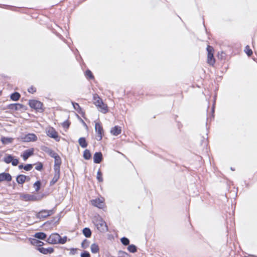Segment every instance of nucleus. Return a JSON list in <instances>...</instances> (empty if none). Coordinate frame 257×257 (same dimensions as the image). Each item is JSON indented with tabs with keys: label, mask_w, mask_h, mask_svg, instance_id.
I'll return each instance as SVG.
<instances>
[{
	"label": "nucleus",
	"mask_w": 257,
	"mask_h": 257,
	"mask_svg": "<svg viewBox=\"0 0 257 257\" xmlns=\"http://www.w3.org/2000/svg\"><path fill=\"white\" fill-rule=\"evenodd\" d=\"M93 222L97 229L100 232H105L107 230V226L105 222L99 215L95 216Z\"/></svg>",
	"instance_id": "nucleus-1"
},
{
	"label": "nucleus",
	"mask_w": 257,
	"mask_h": 257,
	"mask_svg": "<svg viewBox=\"0 0 257 257\" xmlns=\"http://www.w3.org/2000/svg\"><path fill=\"white\" fill-rule=\"evenodd\" d=\"M54 213V210H43L37 213L36 216L40 219L45 218L53 214Z\"/></svg>",
	"instance_id": "nucleus-2"
},
{
	"label": "nucleus",
	"mask_w": 257,
	"mask_h": 257,
	"mask_svg": "<svg viewBox=\"0 0 257 257\" xmlns=\"http://www.w3.org/2000/svg\"><path fill=\"white\" fill-rule=\"evenodd\" d=\"M207 50L208 52L207 62L210 65H213L215 63V59L213 57V49L212 47L208 46Z\"/></svg>",
	"instance_id": "nucleus-3"
},
{
	"label": "nucleus",
	"mask_w": 257,
	"mask_h": 257,
	"mask_svg": "<svg viewBox=\"0 0 257 257\" xmlns=\"http://www.w3.org/2000/svg\"><path fill=\"white\" fill-rule=\"evenodd\" d=\"M46 132L47 135L50 138L54 139L57 141H59V139L58 138V133L55 130V129L52 127H48L46 130Z\"/></svg>",
	"instance_id": "nucleus-4"
},
{
	"label": "nucleus",
	"mask_w": 257,
	"mask_h": 257,
	"mask_svg": "<svg viewBox=\"0 0 257 257\" xmlns=\"http://www.w3.org/2000/svg\"><path fill=\"white\" fill-rule=\"evenodd\" d=\"M95 130L97 133L96 139L98 141H100L102 138V134L103 133V128L99 122H95Z\"/></svg>",
	"instance_id": "nucleus-5"
},
{
	"label": "nucleus",
	"mask_w": 257,
	"mask_h": 257,
	"mask_svg": "<svg viewBox=\"0 0 257 257\" xmlns=\"http://www.w3.org/2000/svg\"><path fill=\"white\" fill-rule=\"evenodd\" d=\"M20 199L26 201H34L38 200L36 196L34 195L21 193L20 194Z\"/></svg>",
	"instance_id": "nucleus-6"
},
{
	"label": "nucleus",
	"mask_w": 257,
	"mask_h": 257,
	"mask_svg": "<svg viewBox=\"0 0 257 257\" xmlns=\"http://www.w3.org/2000/svg\"><path fill=\"white\" fill-rule=\"evenodd\" d=\"M47 242L50 244H57L60 241V235L58 233H53L47 239Z\"/></svg>",
	"instance_id": "nucleus-7"
},
{
	"label": "nucleus",
	"mask_w": 257,
	"mask_h": 257,
	"mask_svg": "<svg viewBox=\"0 0 257 257\" xmlns=\"http://www.w3.org/2000/svg\"><path fill=\"white\" fill-rule=\"evenodd\" d=\"M29 104L31 108L36 110L42 109L43 104L42 103L36 100H31L29 101Z\"/></svg>",
	"instance_id": "nucleus-8"
},
{
	"label": "nucleus",
	"mask_w": 257,
	"mask_h": 257,
	"mask_svg": "<svg viewBox=\"0 0 257 257\" xmlns=\"http://www.w3.org/2000/svg\"><path fill=\"white\" fill-rule=\"evenodd\" d=\"M24 142H34L37 141V137L34 134H29L21 138Z\"/></svg>",
	"instance_id": "nucleus-9"
},
{
	"label": "nucleus",
	"mask_w": 257,
	"mask_h": 257,
	"mask_svg": "<svg viewBox=\"0 0 257 257\" xmlns=\"http://www.w3.org/2000/svg\"><path fill=\"white\" fill-rule=\"evenodd\" d=\"M104 199L103 198H99L91 200V203L94 206L99 208H102L104 206Z\"/></svg>",
	"instance_id": "nucleus-10"
},
{
	"label": "nucleus",
	"mask_w": 257,
	"mask_h": 257,
	"mask_svg": "<svg viewBox=\"0 0 257 257\" xmlns=\"http://www.w3.org/2000/svg\"><path fill=\"white\" fill-rule=\"evenodd\" d=\"M12 180L11 175L8 173H0V182L4 181H11Z\"/></svg>",
	"instance_id": "nucleus-11"
},
{
	"label": "nucleus",
	"mask_w": 257,
	"mask_h": 257,
	"mask_svg": "<svg viewBox=\"0 0 257 257\" xmlns=\"http://www.w3.org/2000/svg\"><path fill=\"white\" fill-rule=\"evenodd\" d=\"M102 159V155L100 152L95 153L93 156L94 162L96 164L100 163Z\"/></svg>",
	"instance_id": "nucleus-12"
},
{
	"label": "nucleus",
	"mask_w": 257,
	"mask_h": 257,
	"mask_svg": "<svg viewBox=\"0 0 257 257\" xmlns=\"http://www.w3.org/2000/svg\"><path fill=\"white\" fill-rule=\"evenodd\" d=\"M38 250L41 253L47 254L48 253H52L54 251V249L52 247L48 248H44V247H40L38 248Z\"/></svg>",
	"instance_id": "nucleus-13"
},
{
	"label": "nucleus",
	"mask_w": 257,
	"mask_h": 257,
	"mask_svg": "<svg viewBox=\"0 0 257 257\" xmlns=\"http://www.w3.org/2000/svg\"><path fill=\"white\" fill-rule=\"evenodd\" d=\"M121 132V128L118 126H115L111 128L110 130V133L114 136H117L120 134Z\"/></svg>",
	"instance_id": "nucleus-14"
},
{
	"label": "nucleus",
	"mask_w": 257,
	"mask_h": 257,
	"mask_svg": "<svg viewBox=\"0 0 257 257\" xmlns=\"http://www.w3.org/2000/svg\"><path fill=\"white\" fill-rule=\"evenodd\" d=\"M33 154V149L26 150L22 155L24 160L26 161L29 157Z\"/></svg>",
	"instance_id": "nucleus-15"
},
{
	"label": "nucleus",
	"mask_w": 257,
	"mask_h": 257,
	"mask_svg": "<svg viewBox=\"0 0 257 257\" xmlns=\"http://www.w3.org/2000/svg\"><path fill=\"white\" fill-rule=\"evenodd\" d=\"M93 100L94 104L97 107L100 106V105L103 103L102 99L97 95H94Z\"/></svg>",
	"instance_id": "nucleus-16"
},
{
	"label": "nucleus",
	"mask_w": 257,
	"mask_h": 257,
	"mask_svg": "<svg viewBox=\"0 0 257 257\" xmlns=\"http://www.w3.org/2000/svg\"><path fill=\"white\" fill-rule=\"evenodd\" d=\"M59 178V170H57V169H56L55 174L52 180L50 182V185H54L58 181Z\"/></svg>",
	"instance_id": "nucleus-17"
},
{
	"label": "nucleus",
	"mask_w": 257,
	"mask_h": 257,
	"mask_svg": "<svg viewBox=\"0 0 257 257\" xmlns=\"http://www.w3.org/2000/svg\"><path fill=\"white\" fill-rule=\"evenodd\" d=\"M32 244L37 246H41L44 244V243L36 238H31L30 239Z\"/></svg>",
	"instance_id": "nucleus-18"
},
{
	"label": "nucleus",
	"mask_w": 257,
	"mask_h": 257,
	"mask_svg": "<svg viewBox=\"0 0 257 257\" xmlns=\"http://www.w3.org/2000/svg\"><path fill=\"white\" fill-rule=\"evenodd\" d=\"M55 159V169H57V170H59V168L61 164V161L60 157L57 155L56 157L54 158Z\"/></svg>",
	"instance_id": "nucleus-19"
},
{
	"label": "nucleus",
	"mask_w": 257,
	"mask_h": 257,
	"mask_svg": "<svg viewBox=\"0 0 257 257\" xmlns=\"http://www.w3.org/2000/svg\"><path fill=\"white\" fill-rule=\"evenodd\" d=\"M98 110L103 113H105L108 111V107L107 106L104 104L103 102L102 104L100 105V106L97 107Z\"/></svg>",
	"instance_id": "nucleus-20"
},
{
	"label": "nucleus",
	"mask_w": 257,
	"mask_h": 257,
	"mask_svg": "<svg viewBox=\"0 0 257 257\" xmlns=\"http://www.w3.org/2000/svg\"><path fill=\"white\" fill-rule=\"evenodd\" d=\"M46 234L44 232H37L34 235L35 238L40 239H44L46 238Z\"/></svg>",
	"instance_id": "nucleus-21"
},
{
	"label": "nucleus",
	"mask_w": 257,
	"mask_h": 257,
	"mask_svg": "<svg viewBox=\"0 0 257 257\" xmlns=\"http://www.w3.org/2000/svg\"><path fill=\"white\" fill-rule=\"evenodd\" d=\"M26 176L23 175H20L17 177V182L19 184H23L25 182Z\"/></svg>",
	"instance_id": "nucleus-22"
},
{
	"label": "nucleus",
	"mask_w": 257,
	"mask_h": 257,
	"mask_svg": "<svg viewBox=\"0 0 257 257\" xmlns=\"http://www.w3.org/2000/svg\"><path fill=\"white\" fill-rule=\"evenodd\" d=\"M13 141V139L12 138L2 137L1 141L4 144H8L11 143Z\"/></svg>",
	"instance_id": "nucleus-23"
},
{
	"label": "nucleus",
	"mask_w": 257,
	"mask_h": 257,
	"mask_svg": "<svg viewBox=\"0 0 257 257\" xmlns=\"http://www.w3.org/2000/svg\"><path fill=\"white\" fill-rule=\"evenodd\" d=\"M91 251L93 253H96L99 251L98 245L96 243H93L90 247Z\"/></svg>",
	"instance_id": "nucleus-24"
},
{
	"label": "nucleus",
	"mask_w": 257,
	"mask_h": 257,
	"mask_svg": "<svg viewBox=\"0 0 257 257\" xmlns=\"http://www.w3.org/2000/svg\"><path fill=\"white\" fill-rule=\"evenodd\" d=\"M79 144L80 145V146L82 147V148H86L87 146V144L86 142V140L85 139V138H80L79 139Z\"/></svg>",
	"instance_id": "nucleus-25"
},
{
	"label": "nucleus",
	"mask_w": 257,
	"mask_h": 257,
	"mask_svg": "<svg viewBox=\"0 0 257 257\" xmlns=\"http://www.w3.org/2000/svg\"><path fill=\"white\" fill-rule=\"evenodd\" d=\"M45 152L46 153H47L51 157H52L53 158H55L58 155L54 151H53V150H52L51 149H49V148H47L45 150Z\"/></svg>",
	"instance_id": "nucleus-26"
},
{
	"label": "nucleus",
	"mask_w": 257,
	"mask_h": 257,
	"mask_svg": "<svg viewBox=\"0 0 257 257\" xmlns=\"http://www.w3.org/2000/svg\"><path fill=\"white\" fill-rule=\"evenodd\" d=\"M83 233L86 237H89L91 235V231L88 228H84L83 230Z\"/></svg>",
	"instance_id": "nucleus-27"
},
{
	"label": "nucleus",
	"mask_w": 257,
	"mask_h": 257,
	"mask_svg": "<svg viewBox=\"0 0 257 257\" xmlns=\"http://www.w3.org/2000/svg\"><path fill=\"white\" fill-rule=\"evenodd\" d=\"M13 157L10 155H7L4 159V162L7 164H9L13 161Z\"/></svg>",
	"instance_id": "nucleus-28"
},
{
	"label": "nucleus",
	"mask_w": 257,
	"mask_h": 257,
	"mask_svg": "<svg viewBox=\"0 0 257 257\" xmlns=\"http://www.w3.org/2000/svg\"><path fill=\"white\" fill-rule=\"evenodd\" d=\"M20 97V95L18 92L14 93L11 96V99L14 101L18 100L19 99Z\"/></svg>",
	"instance_id": "nucleus-29"
},
{
	"label": "nucleus",
	"mask_w": 257,
	"mask_h": 257,
	"mask_svg": "<svg viewBox=\"0 0 257 257\" xmlns=\"http://www.w3.org/2000/svg\"><path fill=\"white\" fill-rule=\"evenodd\" d=\"M83 157L86 160H89L91 158L90 151L88 150H85L84 152Z\"/></svg>",
	"instance_id": "nucleus-30"
},
{
	"label": "nucleus",
	"mask_w": 257,
	"mask_h": 257,
	"mask_svg": "<svg viewBox=\"0 0 257 257\" xmlns=\"http://www.w3.org/2000/svg\"><path fill=\"white\" fill-rule=\"evenodd\" d=\"M127 249L131 252H135L137 251L136 246L133 244L130 245L127 247Z\"/></svg>",
	"instance_id": "nucleus-31"
},
{
	"label": "nucleus",
	"mask_w": 257,
	"mask_h": 257,
	"mask_svg": "<svg viewBox=\"0 0 257 257\" xmlns=\"http://www.w3.org/2000/svg\"><path fill=\"white\" fill-rule=\"evenodd\" d=\"M244 51L246 53V54L249 56H250L252 53V50L249 48V47L248 46L245 47Z\"/></svg>",
	"instance_id": "nucleus-32"
},
{
	"label": "nucleus",
	"mask_w": 257,
	"mask_h": 257,
	"mask_svg": "<svg viewBox=\"0 0 257 257\" xmlns=\"http://www.w3.org/2000/svg\"><path fill=\"white\" fill-rule=\"evenodd\" d=\"M97 179L100 182H102V181H103V179H102V174H101V173L100 170H99L97 172Z\"/></svg>",
	"instance_id": "nucleus-33"
},
{
	"label": "nucleus",
	"mask_w": 257,
	"mask_h": 257,
	"mask_svg": "<svg viewBox=\"0 0 257 257\" xmlns=\"http://www.w3.org/2000/svg\"><path fill=\"white\" fill-rule=\"evenodd\" d=\"M41 183L38 181L34 184V187L35 188L36 191H38L40 188Z\"/></svg>",
	"instance_id": "nucleus-34"
},
{
	"label": "nucleus",
	"mask_w": 257,
	"mask_h": 257,
	"mask_svg": "<svg viewBox=\"0 0 257 257\" xmlns=\"http://www.w3.org/2000/svg\"><path fill=\"white\" fill-rule=\"evenodd\" d=\"M121 242L123 244L126 245L129 244L130 241H129L128 239H127V238L122 237L121 239Z\"/></svg>",
	"instance_id": "nucleus-35"
},
{
	"label": "nucleus",
	"mask_w": 257,
	"mask_h": 257,
	"mask_svg": "<svg viewBox=\"0 0 257 257\" xmlns=\"http://www.w3.org/2000/svg\"><path fill=\"white\" fill-rule=\"evenodd\" d=\"M72 104L74 107V109L77 110L78 112H80L81 110V108L79 105L77 103L72 102Z\"/></svg>",
	"instance_id": "nucleus-36"
},
{
	"label": "nucleus",
	"mask_w": 257,
	"mask_h": 257,
	"mask_svg": "<svg viewBox=\"0 0 257 257\" xmlns=\"http://www.w3.org/2000/svg\"><path fill=\"white\" fill-rule=\"evenodd\" d=\"M81 246L83 248H86L88 246V241L87 239H85L81 243Z\"/></svg>",
	"instance_id": "nucleus-37"
},
{
	"label": "nucleus",
	"mask_w": 257,
	"mask_h": 257,
	"mask_svg": "<svg viewBox=\"0 0 257 257\" xmlns=\"http://www.w3.org/2000/svg\"><path fill=\"white\" fill-rule=\"evenodd\" d=\"M67 237L64 236L63 238H61L60 236V241H59L58 243L64 244L66 242Z\"/></svg>",
	"instance_id": "nucleus-38"
},
{
	"label": "nucleus",
	"mask_w": 257,
	"mask_h": 257,
	"mask_svg": "<svg viewBox=\"0 0 257 257\" xmlns=\"http://www.w3.org/2000/svg\"><path fill=\"white\" fill-rule=\"evenodd\" d=\"M32 165L27 164L24 167V169L26 171H30L32 169Z\"/></svg>",
	"instance_id": "nucleus-39"
},
{
	"label": "nucleus",
	"mask_w": 257,
	"mask_h": 257,
	"mask_svg": "<svg viewBox=\"0 0 257 257\" xmlns=\"http://www.w3.org/2000/svg\"><path fill=\"white\" fill-rule=\"evenodd\" d=\"M81 257H90V255L88 252L85 251L81 254Z\"/></svg>",
	"instance_id": "nucleus-40"
},
{
	"label": "nucleus",
	"mask_w": 257,
	"mask_h": 257,
	"mask_svg": "<svg viewBox=\"0 0 257 257\" xmlns=\"http://www.w3.org/2000/svg\"><path fill=\"white\" fill-rule=\"evenodd\" d=\"M86 75L89 77V78H92L93 75L91 72L90 70H87L86 71Z\"/></svg>",
	"instance_id": "nucleus-41"
},
{
	"label": "nucleus",
	"mask_w": 257,
	"mask_h": 257,
	"mask_svg": "<svg viewBox=\"0 0 257 257\" xmlns=\"http://www.w3.org/2000/svg\"><path fill=\"white\" fill-rule=\"evenodd\" d=\"M12 164L13 166H17L19 163V160L17 159L13 158V161H12Z\"/></svg>",
	"instance_id": "nucleus-42"
},
{
	"label": "nucleus",
	"mask_w": 257,
	"mask_h": 257,
	"mask_svg": "<svg viewBox=\"0 0 257 257\" xmlns=\"http://www.w3.org/2000/svg\"><path fill=\"white\" fill-rule=\"evenodd\" d=\"M42 167H43V165L42 164L40 163L36 167V169L38 170V171H40L42 169Z\"/></svg>",
	"instance_id": "nucleus-43"
},
{
	"label": "nucleus",
	"mask_w": 257,
	"mask_h": 257,
	"mask_svg": "<svg viewBox=\"0 0 257 257\" xmlns=\"http://www.w3.org/2000/svg\"><path fill=\"white\" fill-rule=\"evenodd\" d=\"M28 91H29L30 93H34V92H35V91H36V89H35V88L34 87H30V88H29L28 89Z\"/></svg>",
	"instance_id": "nucleus-44"
},
{
	"label": "nucleus",
	"mask_w": 257,
	"mask_h": 257,
	"mask_svg": "<svg viewBox=\"0 0 257 257\" xmlns=\"http://www.w3.org/2000/svg\"><path fill=\"white\" fill-rule=\"evenodd\" d=\"M62 125L64 127L67 128L69 126V123L67 121H65L63 123Z\"/></svg>",
	"instance_id": "nucleus-45"
},
{
	"label": "nucleus",
	"mask_w": 257,
	"mask_h": 257,
	"mask_svg": "<svg viewBox=\"0 0 257 257\" xmlns=\"http://www.w3.org/2000/svg\"><path fill=\"white\" fill-rule=\"evenodd\" d=\"M13 106L15 107V109H18L19 107H20L21 106V105L19 104H17L14 105Z\"/></svg>",
	"instance_id": "nucleus-46"
},
{
	"label": "nucleus",
	"mask_w": 257,
	"mask_h": 257,
	"mask_svg": "<svg viewBox=\"0 0 257 257\" xmlns=\"http://www.w3.org/2000/svg\"><path fill=\"white\" fill-rule=\"evenodd\" d=\"M19 168L20 169H22V168H23V165H20V166H19Z\"/></svg>",
	"instance_id": "nucleus-47"
},
{
	"label": "nucleus",
	"mask_w": 257,
	"mask_h": 257,
	"mask_svg": "<svg viewBox=\"0 0 257 257\" xmlns=\"http://www.w3.org/2000/svg\"><path fill=\"white\" fill-rule=\"evenodd\" d=\"M82 122H83V124H84L85 126H86V123H85L83 120H82Z\"/></svg>",
	"instance_id": "nucleus-48"
}]
</instances>
